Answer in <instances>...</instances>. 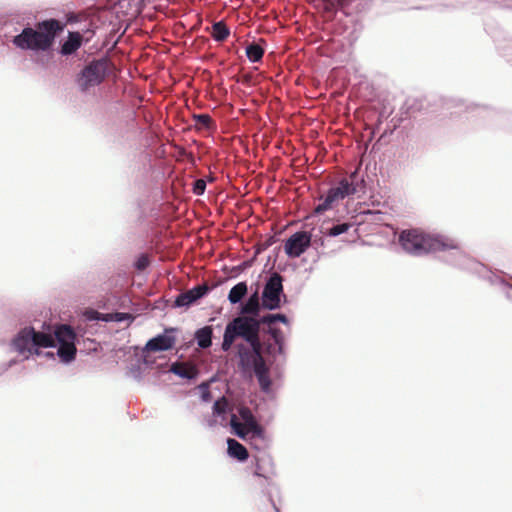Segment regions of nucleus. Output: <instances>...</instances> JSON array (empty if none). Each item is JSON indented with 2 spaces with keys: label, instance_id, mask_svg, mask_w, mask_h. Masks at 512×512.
Masks as SVG:
<instances>
[{
  "label": "nucleus",
  "instance_id": "obj_1",
  "mask_svg": "<svg viewBox=\"0 0 512 512\" xmlns=\"http://www.w3.org/2000/svg\"><path fill=\"white\" fill-rule=\"evenodd\" d=\"M148 160V168H144L142 174L149 181L143 182L144 189L148 192L147 199H138V222L152 237H159L161 230L165 229L169 222V216L163 211V205L170 199L181 200L186 193V183L179 177H165L164 171L151 164L149 154L144 155ZM142 182H139L141 185Z\"/></svg>",
  "mask_w": 512,
  "mask_h": 512
},
{
  "label": "nucleus",
  "instance_id": "obj_2",
  "mask_svg": "<svg viewBox=\"0 0 512 512\" xmlns=\"http://www.w3.org/2000/svg\"><path fill=\"white\" fill-rule=\"evenodd\" d=\"M62 30L63 25L56 18L43 19L35 26L26 24L12 38V44L22 51L31 52L36 63L44 66L53 60L56 41Z\"/></svg>",
  "mask_w": 512,
  "mask_h": 512
},
{
  "label": "nucleus",
  "instance_id": "obj_3",
  "mask_svg": "<svg viewBox=\"0 0 512 512\" xmlns=\"http://www.w3.org/2000/svg\"><path fill=\"white\" fill-rule=\"evenodd\" d=\"M398 242L406 253L413 256H423L437 251H452L445 261L457 268L463 261L461 256H467L456 239L440 233L430 234L418 229H405L400 232Z\"/></svg>",
  "mask_w": 512,
  "mask_h": 512
},
{
  "label": "nucleus",
  "instance_id": "obj_4",
  "mask_svg": "<svg viewBox=\"0 0 512 512\" xmlns=\"http://www.w3.org/2000/svg\"><path fill=\"white\" fill-rule=\"evenodd\" d=\"M51 339L44 334H37L32 325L21 327L9 342L10 350L20 355L28 354L39 357V349L51 348Z\"/></svg>",
  "mask_w": 512,
  "mask_h": 512
},
{
  "label": "nucleus",
  "instance_id": "obj_5",
  "mask_svg": "<svg viewBox=\"0 0 512 512\" xmlns=\"http://www.w3.org/2000/svg\"><path fill=\"white\" fill-rule=\"evenodd\" d=\"M237 357L239 358L238 366L242 369H252L261 391L270 398H273L275 390L272 387L271 378L268 375L267 367L262 360L261 354L252 352L245 344H238Z\"/></svg>",
  "mask_w": 512,
  "mask_h": 512
},
{
  "label": "nucleus",
  "instance_id": "obj_6",
  "mask_svg": "<svg viewBox=\"0 0 512 512\" xmlns=\"http://www.w3.org/2000/svg\"><path fill=\"white\" fill-rule=\"evenodd\" d=\"M111 75L110 60L107 55L92 58L76 74L75 82L81 92L99 86Z\"/></svg>",
  "mask_w": 512,
  "mask_h": 512
},
{
  "label": "nucleus",
  "instance_id": "obj_7",
  "mask_svg": "<svg viewBox=\"0 0 512 512\" xmlns=\"http://www.w3.org/2000/svg\"><path fill=\"white\" fill-rule=\"evenodd\" d=\"M463 261L459 263V269L478 275L491 285L499 286L506 298L512 302V276L502 270L496 272L488 269L484 264L468 257L461 256Z\"/></svg>",
  "mask_w": 512,
  "mask_h": 512
},
{
  "label": "nucleus",
  "instance_id": "obj_8",
  "mask_svg": "<svg viewBox=\"0 0 512 512\" xmlns=\"http://www.w3.org/2000/svg\"><path fill=\"white\" fill-rule=\"evenodd\" d=\"M252 466V475L255 477L263 478L266 483V486H262V493L270 502L275 512H280V509L276 506V503L273 499L272 491L269 489V487H275V489L278 490L272 481V476L276 475L272 456L267 453V451H263L262 454L255 455L253 457Z\"/></svg>",
  "mask_w": 512,
  "mask_h": 512
},
{
  "label": "nucleus",
  "instance_id": "obj_9",
  "mask_svg": "<svg viewBox=\"0 0 512 512\" xmlns=\"http://www.w3.org/2000/svg\"><path fill=\"white\" fill-rule=\"evenodd\" d=\"M283 281L284 278L277 273L269 276L261 293L263 309L274 311L289 303L288 296L284 293Z\"/></svg>",
  "mask_w": 512,
  "mask_h": 512
},
{
  "label": "nucleus",
  "instance_id": "obj_10",
  "mask_svg": "<svg viewBox=\"0 0 512 512\" xmlns=\"http://www.w3.org/2000/svg\"><path fill=\"white\" fill-rule=\"evenodd\" d=\"M177 332L178 328L176 327H165L161 333L147 340L143 350L147 352H165L173 349L177 341Z\"/></svg>",
  "mask_w": 512,
  "mask_h": 512
},
{
  "label": "nucleus",
  "instance_id": "obj_11",
  "mask_svg": "<svg viewBox=\"0 0 512 512\" xmlns=\"http://www.w3.org/2000/svg\"><path fill=\"white\" fill-rule=\"evenodd\" d=\"M227 324L229 327H232V330L234 331V334H237V337H241L243 340H248L259 334L260 325L263 323L260 322V316L258 318L237 316Z\"/></svg>",
  "mask_w": 512,
  "mask_h": 512
},
{
  "label": "nucleus",
  "instance_id": "obj_12",
  "mask_svg": "<svg viewBox=\"0 0 512 512\" xmlns=\"http://www.w3.org/2000/svg\"><path fill=\"white\" fill-rule=\"evenodd\" d=\"M311 244V234L305 231L292 233L284 242L283 249L288 258H298Z\"/></svg>",
  "mask_w": 512,
  "mask_h": 512
},
{
  "label": "nucleus",
  "instance_id": "obj_13",
  "mask_svg": "<svg viewBox=\"0 0 512 512\" xmlns=\"http://www.w3.org/2000/svg\"><path fill=\"white\" fill-rule=\"evenodd\" d=\"M81 46L82 41L79 33L76 31H68L66 39H62L58 47H55V53L64 57H70L75 55Z\"/></svg>",
  "mask_w": 512,
  "mask_h": 512
},
{
  "label": "nucleus",
  "instance_id": "obj_14",
  "mask_svg": "<svg viewBox=\"0 0 512 512\" xmlns=\"http://www.w3.org/2000/svg\"><path fill=\"white\" fill-rule=\"evenodd\" d=\"M90 320L102 321L105 323L113 322V323H123L128 322L132 323L135 320V317L128 312H120V311H112V312H93V316L89 318Z\"/></svg>",
  "mask_w": 512,
  "mask_h": 512
},
{
  "label": "nucleus",
  "instance_id": "obj_15",
  "mask_svg": "<svg viewBox=\"0 0 512 512\" xmlns=\"http://www.w3.org/2000/svg\"><path fill=\"white\" fill-rule=\"evenodd\" d=\"M53 336L56 345L63 346L77 343V334L70 325L61 324L56 326Z\"/></svg>",
  "mask_w": 512,
  "mask_h": 512
},
{
  "label": "nucleus",
  "instance_id": "obj_16",
  "mask_svg": "<svg viewBox=\"0 0 512 512\" xmlns=\"http://www.w3.org/2000/svg\"><path fill=\"white\" fill-rule=\"evenodd\" d=\"M226 444H227V455L231 459H234L239 463H244L248 460L249 454H248L246 447L243 444H241L234 438H227Z\"/></svg>",
  "mask_w": 512,
  "mask_h": 512
},
{
  "label": "nucleus",
  "instance_id": "obj_17",
  "mask_svg": "<svg viewBox=\"0 0 512 512\" xmlns=\"http://www.w3.org/2000/svg\"><path fill=\"white\" fill-rule=\"evenodd\" d=\"M213 327L203 326L195 330L194 339L200 349H208L212 346Z\"/></svg>",
  "mask_w": 512,
  "mask_h": 512
},
{
  "label": "nucleus",
  "instance_id": "obj_18",
  "mask_svg": "<svg viewBox=\"0 0 512 512\" xmlns=\"http://www.w3.org/2000/svg\"><path fill=\"white\" fill-rule=\"evenodd\" d=\"M248 290L247 281H240L233 285L227 295V300L231 305L240 304Z\"/></svg>",
  "mask_w": 512,
  "mask_h": 512
},
{
  "label": "nucleus",
  "instance_id": "obj_19",
  "mask_svg": "<svg viewBox=\"0 0 512 512\" xmlns=\"http://www.w3.org/2000/svg\"><path fill=\"white\" fill-rule=\"evenodd\" d=\"M261 307L262 305L260 304L258 295L255 292L246 299L245 303L240 308V313L258 318L260 316L259 311Z\"/></svg>",
  "mask_w": 512,
  "mask_h": 512
},
{
  "label": "nucleus",
  "instance_id": "obj_20",
  "mask_svg": "<svg viewBox=\"0 0 512 512\" xmlns=\"http://www.w3.org/2000/svg\"><path fill=\"white\" fill-rule=\"evenodd\" d=\"M56 348L57 357L62 364L69 365L75 361L77 353L76 344L56 345Z\"/></svg>",
  "mask_w": 512,
  "mask_h": 512
},
{
  "label": "nucleus",
  "instance_id": "obj_21",
  "mask_svg": "<svg viewBox=\"0 0 512 512\" xmlns=\"http://www.w3.org/2000/svg\"><path fill=\"white\" fill-rule=\"evenodd\" d=\"M266 51V43L260 45L259 43H251L245 46V54L250 63H259L262 61Z\"/></svg>",
  "mask_w": 512,
  "mask_h": 512
},
{
  "label": "nucleus",
  "instance_id": "obj_22",
  "mask_svg": "<svg viewBox=\"0 0 512 512\" xmlns=\"http://www.w3.org/2000/svg\"><path fill=\"white\" fill-rule=\"evenodd\" d=\"M339 201L336 196L332 194V192L327 189L325 196L322 198V201L315 207L314 214L319 216L324 214L327 211L333 210Z\"/></svg>",
  "mask_w": 512,
  "mask_h": 512
},
{
  "label": "nucleus",
  "instance_id": "obj_23",
  "mask_svg": "<svg viewBox=\"0 0 512 512\" xmlns=\"http://www.w3.org/2000/svg\"><path fill=\"white\" fill-rule=\"evenodd\" d=\"M230 34V28L222 20L214 22L211 26V37L215 42L225 41Z\"/></svg>",
  "mask_w": 512,
  "mask_h": 512
},
{
  "label": "nucleus",
  "instance_id": "obj_24",
  "mask_svg": "<svg viewBox=\"0 0 512 512\" xmlns=\"http://www.w3.org/2000/svg\"><path fill=\"white\" fill-rule=\"evenodd\" d=\"M151 264V257L146 252H140L135 256L132 262V268L137 272V274H142L147 272Z\"/></svg>",
  "mask_w": 512,
  "mask_h": 512
},
{
  "label": "nucleus",
  "instance_id": "obj_25",
  "mask_svg": "<svg viewBox=\"0 0 512 512\" xmlns=\"http://www.w3.org/2000/svg\"><path fill=\"white\" fill-rule=\"evenodd\" d=\"M248 433H249L248 440H259L264 444V446H269L270 439L267 435V432H266L265 428L260 426L258 423L254 424L252 427H250Z\"/></svg>",
  "mask_w": 512,
  "mask_h": 512
},
{
  "label": "nucleus",
  "instance_id": "obj_26",
  "mask_svg": "<svg viewBox=\"0 0 512 512\" xmlns=\"http://www.w3.org/2000/svg\"><path fill=\"white\" fill-rule=\"evenodd\" d=\"M169 372L172 373L173 375L185 380L187 382V384L194 383L198 378L197 374L190 373L186 369L181 368L177 362H174L171 364V368L169 369Z\"/></svg>",
  "mask_w": 512,
  "mask_h": 512
},
{
  "label": "nucleus",
  "instance_id": "obj_27",
  "mask_svg": "<svg viewBox=\"0 0 512 512\" xmlns=\"http://www.w3.org/2000/svg\"><path fill=\"white\" fill-rule=\"evenodd\" d=\"M352 225L348 222L336 223L321 231L325 237H337L347 233Z\"/></svg>",
  "mask_w": 512,
  "mask_h": 512
},
{
  "label": "nucleus",
  "instance_id": "obj_28",
  "mask_svg": "<svg viewBox=\"0 0 512 512\" xmlns=\"http://www.w3.org/2000/svg\"><path fill=\"white\" fill-rule=\"evenodd\" d=\"M211 290L212 289L208 285L203 284L193 286L187 291L191 297V300L196 305L201 299L207 297L210 294Z\"/></svg>",
  "mask_w": 512,
  "mask_h": 512
},
{
  "label": "nucleus",
  "instance_id": "obj_29",
  "mask_svg": "<svg viewBox=\"0 0 512 512\" xmlns=\"http://www.w3.org/2000/svg\"><path fill=\"white\" fill-rule=\"evenodd\" d=\"M260 322L269 325L273 323H281L285 326H290L291 321L284 313H270L260 316Z\"/></svg>",
  "mask_w": 512,
  "mask_h": 512
},
{
  "label": "nucleus",
  "instance_id": "obj_30",
  "mask_svg": "<svg viewBox=\"0 0 512 512\" xmlns=\"http://www.w3.org/2000/svg\"><path fill=\"white\" fill-rule=\"evenodd\" d=\"M496 49L501 57L512 62V39H504L496 42Z\"/></svg>",
  "mask_w": 512,
  "mask_h": 512
},
{
  "label": "nucleus",
  "instance_id": "obj_31",
  "mask_svg": "<svg viewBox=\"0 0 512 512\" xmlns=\"http://www.w3.org/2000/svg\"><path fill=\"white\" fill-rule=\"evenodd\" d=\"M229 426H230V432L231 434L237 436L238 438L242 439V440H248V437H249V431H247L243 426L242 424H240L237 419H236V416L235 415H231V419H230V423H229Z\"/></svg>",
  "mask_w": 512,
  "mask_h": 512
},
{
  "label": "nucleus",
  "instance_id": "obj_32",
  "mask_svg": "<svg viewBox=\"0 0 512 512\" xmlns=\"http://www.w3.org/2000/svg\"><path fill=\"white\" fill-rule=\"evenodd\" d=\"M236 337H237V334H234L232 327H229V325L226 324L224 333H223L222 342H221V350L223 352L229 351L231 349L233 341Z\"/></svg>",
  "mask_w": 512,
  "mask_h": 512
},
{
  "label": "nucleus",
  "instance_id": "obj_33",
  "mask_svg": "<svg viewBox=\"0 0 512 512\" xmlns=\"http://www.w3.org/2000/svg\"><path fill=\"white\" fill-rule=\"evenodd\" d=\"M128 371L136 381H141L143 379L144 369L140 363L137 353L135 354L133 362L128 365Z\"/></svg>",
  "mask_w": 512,
  "mask_h": 512
},
{
  "label": "nucleus",
  "instance_id": "obj_34",
  "mask_svg": "<svg viewBox=\"0 0 512 512\" xmlns=\"http://www.w3.org/2000/svg\"><path fill=\"white\" fill-rule=\"evenodd\" d=\"M336 187H338L349 198L354 196L359 191L355 183L349 181L346 178L339 180Z\"/></svg>",
  "mask_w": 512,
  "mask_h": 512
},
{
  "label": "nucleus",
  "instance_id": "obj_35",
  "mask_svg": "<svg viewBox=\"0 0 512 512\" xmlns=\"http://www.w3.org/2000/svg\"><path fill=\"white\" fill-rule=\"evenodd\" d=\"M193 305H195V304L191 300V297H190L188 291H186L184 293H179L175 296V299H174V307L175 308L188 309Z\"/></svg>",
  "mask_w": 512,
  "mask_h": 512
},
{
  "label": "nucleus",
  "instance_id": "obj_36",
  "mask_svg": "<svg viewBox=\"0 0 512 512\" xmlns=\"http://www.w3.org/2000/svg\"><path fill=\"white\" fill-rule=\"evenodd\" d=\"M197 388L199 391V399L203 403H210L213 399V396L212 393L210 392L209 384L206 382H201Z\"/></svg>",
  "mask_w": 512,
  "mask_h": 512
},
{
  "label": "nucleus",
  "instance_id": "obj_37",
  "mask_svg": "<svg viewBox=\"0 0 512 512\" xmlns=\"http://www.w3.org/2000/svg\"><path fill=\"white\" fill-rule=\"evenodd\" d=\"M268 333L273 339L274 344H283L286 343V337L284 335V332L279 327H269Z\"/></svg>",
  "mask_w": 512,
  "mask_h": 512
},
{
  "label": "nucleus",
  "instance_id": "obj_38",
  "mask_svg": "<svg viewBox=\"0 0 512 512\" xmlns=\"http://www.w3.org/2000/svg\"><path fill=\"white\" fill-rule=\"evenodd\" d=\"M347 179L355 183L356 187H358V190H362L365 188L364 176L361 175L359 170L355 169L351 171Z\"/></svg>",
  "mask_w": 512,
  "mask_h": 512
},
{
  "label": "nucleus",
  "instance_id": "obj_39",
  "mask_svg": "<svg viewBox=\"0 0 512 512\" xmlns=\"http://www.w3.org/2000/svg\"><path fill=\"white\" fill-rule=\"evenodd\" d=\"M30 358L29 355H25L22 359H19L18 357H13L9 361L0 363V376L7 372L10 368L13 366L19 364L20 362L24 360H28Z\"/></svg>",
  "mask_w": 512,
  "mask_h": 512
},
{
  "label": "nucleus",
  "instance_id": "obj_40",
  "mask_svg": "<svg viewBox=\"0 0 512 512\" xmlns=\"http://www.w3.org/2000/svg\"><path fill=\"white\" fill-rule=\"evenodd\" d=\"M54 330H55V327L53 326L52 323L43 322L42 326H41V331L37 332V334H44L46 336H49V338L51 339V342H52L51 343L52 344L51 348H55L56 347V344H55V341H54V336H53Z\"/></svg>",
  "mask_w": 512,
  "mask_h": 512
},
{
  "label": "nucleus",
  "instance_id": "obj_41",
  "mask_svg": "<svg viewBox=\"0 0 512 512\" xmlns=\"http://www.w3.org/2000/svg\"><path fill=\"white\" fill-rule=\"evenodd\" d=\"M207 187V181L205 179H197L192 184V192L194 195L202 196Z\"/></svg>",
  "mask_w": 512,
  "mask_h": 512
},
{
  "label": "nucleus",
  "instance_id": "obj_42",
  "mask_svg": "<svg viewBox=\"0 0 512 512\" xmlns=\"http://www.w3.org/2000/svg\"><path fill=\"white\" fill-rule=\"evenodd\" d=\"M246 342V346L250 348L252 352H256V354H261V342L258 335L252 337V339L244 340Z\"/></svg>",
  "mask_w": 512,
  "mask_h": 512
},
{
  "label": "nucleus",
  "instance_id": "obj_43",
  "mask_svg": "<svg viewBox=\"0 0 512 512\" xmlns=\"http://www.w3.org/2000/svg\"><path fill=\"white\" fill-rule=\"evenodd\" d=\"M240 417L245 422V424L248 426V428L252 427L254 424L257 423L255 418L253 417L251 411L249 409H241L240 411Z\"/></svg>",
  "mask_w": 512,
  "mask_h": 512
},
{
  "label": "nucleus",
  "instance_id": "obj_44",
  "mask_svg": "<svg viewBox=\"0 0 512 512\" xmlns=\"http://www.w3.org/2000/svg\"><path fill=\"white\" fill-rule=\"evenodd\" d=\"M403 108H405L406 110V114L408 116L411 115V113L415 112V111H420L421 109V104L418 103V101L416 99H407Z\"/></svg>",
  "mask_w": 512,
  "mask_h": 512
},
{
  "label": "nucleus",
  "instance_id": "obj_45",
  "mask_svg": "<svg viewBox=\"0 0 512 512\" xmlns=\"http://www.w3.org/2000/svg\"><path fill=\"white\" fill-rule=\"evenodd\" d=\"M269 349L271 350L270 354H271V356L274 357L275 361H277L276 356H282L283 359L285 360V356H286V343L276 344L275 348H272L271 346H269Z\"/></svg>",
  "mask_w": 512,
  "mask_h": 512
},
{
  "label": "nucleus",
  "instance_id": "obj_46",
  "mask_svg": "<svg viewBox=\"0 0 512 512\" xmlns=\"http://www.w3.org/2000/svg\"><path fill=\"white\" fill-rule=\"evenodd\" d=\"M145 351L146 350H143L140 352V353H137L138 355V358L140 360V363L142 364V367L144 369V371L146 370H149V369H152L153 368V365L155 363L154 360L152 359H149L146 355H145Z\"/></svg>",
  "mask_w": 512,
  "mask_h": 512
},
{
  "label": "nucleus",
  "instance_id": "obj_47",
  "mask_svg": "<svg viewBox=\"0 0 512 512\" xmlns=\"http://www.w3.org/2000/svg\"><path fill=\"white\" fill-rule=\"evenodd\" d=\"M227 411H228V408L225 405L219 406L218 402H214L212 405V415L215 418L219 417V418L225 419Z\"/></svg>",
  "mask_w": 512,
  "mask_h": 512
},
{
  "label": "nucleus",
  "instance_id": "obj_48",
  "mask_svg": "<svg viewBox=\"0 0 512 512\" xmlns=\"http://www.w3.org/2000/svg\"><path fill=\"white\" fill-rule=\"evenodd\" d=\"M193 118L197 123H200L204 126H208L211 120L210 116L206 113L195 114Z\"/></svg>",
  "mask_w": 512,
  "mask_h": 512
},
{
  "label": "nucleus",
  "instance_id": "obj_49",
  "mask_svg": "<svg viewBox=\"0 0 512 512\" xmlns=\"http://www.w3.org/2000/svg\"><path fill=\"white\" fill-rule=\"evenodd\" d=\"M334 196H336L337 200L340 202L341 200L345 198H349L347 195H345L338 187L331 186L328 188Z\"/></svg>",
  "mask_w": 512,
  "mask_h": 512
},
{
  "label": "nucleus",
  "instance_id": "obj_50",
  "mask_svg": "<svg viewBox=\"0 0 512 512\" xmlns=\"http://www.w3.org/2000/svg\"><path fill=\"white\" fill-rule=\"evenodd\" d=\"M289 267H291L293 271H296V269H297V265L296 264H292V263H290L288 261H285L283 263L282 262L279 263L278 266H277V269H278L279 272H285Z\"/></svg>",
  "mask_w": 512,
  "mask_h": 512
},
{
  "label": "nucleus",
  "instance_id": "obj_51",
  "mask_svg": "<svg viewBox=\"0 0 512 512\" xmlns=\"http://www.w3.org/2000/svg\"><path fill=\"white\" fill-rule=\"evenodd\" d=\"M167 306H168V300H166L164 298H159L154 301L153 308L158 309V310H165Z\"/></svg>",
  "mask_w": 512,
  "mask_h": 512
},
{
  "label": "nucleus",
  "instance_id": "obj_52",
  "mask_svg": "<svg viewBox=\"0 0 512 512\" xmlns=\"http://www.w3.org/2000/svg\"><path fill=\"white\" fill-rule=\"evenodd\" d=\"M313 247H315V249H317L318 247H323L324 246V238L323 237H317L315 236L314 238L311 237V244Z\"/></svg>",
  "mask_w": 512,
  "mask_h": 512
},
{
  "label": "nucleus",
  "instance_id": "obj_53",
  "mask_svg": "<svg viewBox=\"0 0 512 512\" xmlns=\"http://www.w3.org/2000/svg\"><path fill=\"white\" fill-rule=\"evenodd\" d=\"M250 444H251V447L258 451L259 454H262L263 451H266V449L268 448V446H264V444L261 442V445L260 444H257L255 443V440H250Z\"/></svg>",
  "mask_w": 512,
  "mask_h": 512
},
{
  "label": "nucleus",
  "instance_id": "obj_54",
  "mask_svg": "<svg viewBox=\"0 0 512 512\" xmlns=\"http://www.w3.org/2000/svg\"><path fill=\"white\" fill-rule=\"evenodd\" d=\"M279 253H280V247H275L272 250L271 254H269V256H268V262L272 261L273 263H275L277 261Z\"/></svg>",
  "mask_w": 512,
  "mask_h": 512
},
{
  "label": "nucleus",
  "instance_id": "obj_55",
  "mask_svg": "<svg viewBox=\"0 0 512 512\" xmlns=\"http://www.w3.org/2000/svg\"><path fill=\"white\" fill-rule=\"evenodd\" d=\"M474 107H475V108H479V109H481V113H483V114H487V115H491V116H494V115H497V114H498L496 111L491 110V109H489V108H488V107H486V106H482V107H480V106H478V105H474Z\"/></svg>",
  "mask_w": 512,
  "mask_h": 512
},
{
  "label": "nucleus",
  "instance_id": "obj_56",
  "mask_svg": "<svg viewBox=\"0 0 512 512\" xmlns=\"http://www.w3.org/2000/svg\"><path fill=\"white\" fill-rule=\"evenodd\" d=\"M39 353H40L39 356H42V357H45V358L51 359V360H54L55 357L57 356L56 352H53V351H45V352H43V351H41L39 349Z\"/></svg>",
  "mask_w": 512,
  "mask_h": 512
},
{
  "label": "nucleus",
  "instance_id": "obj_57",
  "mask_svg": "<svg viewBox=\"0 0 512 512\" xmlns=\"http://www.w3.org/2000/svg\"><path fill=\"white\" fill-rule=\"evenodd\" d=\"M207 425H208L209 427H211V428H212V427H215V426L217 425V420H216V418H215L213 415H212V418H209V419L207 420Z\"/></svg>",
  "mask_w": 512,
  "mask_h": 512
},
{
  "label": "nucleus",
  "instance_id": "obj_58",
  "mask_svg": "<svg viewBox=\"0 0 512 512\" xmlns=\"http://www.w3.org/2000/svg\"><path fill=\"white\" fill-rule=\"evenodd\" d=\"M281 377V373L278 369H276L275 371V378H280Z\"/></svg>",
  "mask_w": 512,
  "mask_h": 512
},
{
  "label": "nucleus",
  "instance_id": "obj_59",
  "mask_svg": "<svg viewBox=\"0 0 512 512\" xmlns=\"http://www.w3.org/2000/svg\"><path fill=\"white\" fill-rule=\"evenodd\" d=\"M23 324V321L21 319H19L15 324H14V327H17L18 325H22Z\"/></svg>",
  "mask_w": 512,
  "mask_h": 512
},
{
  "label": "nucleus",
  "instance_id": "obj_60",
  "mask_svg": "<svg viewBox=\"0 0 512 512\" xmlns=\"http://www.w3.org/2000/svg\"><path fill=\"white\" fill-rule=\"evenodd\" d=\"M13 315H14L15 317H18V316H19L18 310H16V311L13 313Z\"/></svg>",
  "mask_w": 512,
  "mask_h": 512
},
{
  "label": "nucleus",
  "instance_id": "obj_61",
  "mask_svg": "<svg viewBox=\"0 0 512 512\" xmlns=\"http://www.w3.org/2000/svg\"><path fill=\"white\" fill-rule=\"evenodd\" d=\"M319 257H320V255L317 253V257L314 259V262H317Z\"/></svg>",
  "mask_w": 512,
  "mask_h": 512
},
{
  "label": "nucleus",
  "instance_id": "obj_62",
  "mask_svg": "<svg viewBox=\"0 0 512 512\" xmlns=\"http://www.w3.org/2000/svg\"><path fill=\"white\" fill-rule=\"evenodd\" d=\"M210 381H211V382H214V381H215V376H212V377L210 378Z\"/></svg>",
  "mask_w": 512,
  "mask_h": 512
}]
</instances>
